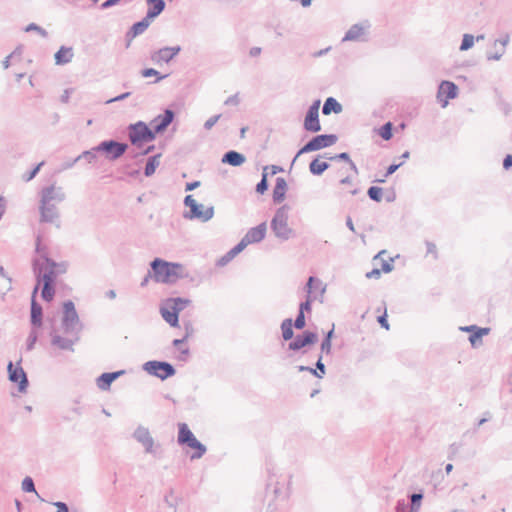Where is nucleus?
I'll return each mask as SVG.
<instances>
[{"label": "nucleus", "instance_id": "1", "mask_svg": "<svg viewBox=\"0 0 512 512\" xmlns=\"http://www.w3.org/2000/svg\"><path fill=\"white\" fill-rule=\"evenodd\" d=\"M32 266L37 282L36 285L39 287L40 284L43 283L41 291L42 299L46 302L52 301L55 296V283L59 274L55 268H52L51 265H48L41 258L33 259Z\"/></svg>", "mask_w": 512, "mask_h": 512}, {"label": "nucleus", "instance_id": "2", "mask_svg": "<svg viewBox=\"0 0 512 512\" xmlns=\"http://www.w3.org/2000/svg\"><path fill=\"white\" fill-rule=\"evenodd\" d=\"M288 206L279 207L270 223L271 230L281 241H287L295 235L292 228L288 226Z\"/></svg>", "mask_w": 512, "mask_h": 512}, {"label": "nucleus", "instance_id": "3", "mask_svg": "<svg viewBox=\"0 0 512 512\" xmlns=\"http://www.w3.org/2000/svg\"><path fill=\"white\" fill-rule=\"evenodd\" d=\"M152 278L157 283L173 284L175 272L173 269H177L176 262H168L161 258H155L150 263Z\"/></svg>", "mask_w": 512, "mask_h": 512}, {"label": "nucleus", "instance_id": "4", "mask_svg": "<svg viewBox=\"0 0 512 512\" xmlns=\"http://www.w3.org/2000/svg\"><path fill=\"white\" fill-rule=\"evenodd\" d=\"M128 137L131 144L137 147L156 139L153 130L144 121L130 124L128 126Z\"/></svg>", "mask_w": 512, "mask_h": 512}, {"label": "nucleus", "instance_id": "5", "mask_svg": "<svg viewBox=\"0 0 512 512\" xmlns=\"http://www.w3.org/2000/svg\"><path fill=\"white\" fill-rule=\"evenodd\" d=\"M62 328L66 334L76 333V330L80 328L82 330V324L80 322L78 313L75 305L71 300H67L63 304V317H62Z\"/></svg>", "mask_w": 512, "mask_h": 512}, {"label": "nucleus", "instance_id": "6", "mask_svg": "<svg viewBox=\"0 0 512 512\" xmlns=\"http://www.w3.org/2000/svg\"><path fill=\"white\" fill-rule=\"evenodd\" d=\"M338 140L337 135L335 134H320L314 136L310 139L304 146H302L297 152L296 156L293 159V162L297 159L301 154L309 153L312 151H317L326 147H330L334 145Z\"/></svg>", "mask_w": 512, "mask_h": 512}, {"label": "nucleus", "instance_id": "7", "mask_svg": "<svg viewBox=\"0 0 512 512\" xmlns=\"http://www.w3.org/2000/svg\"><path fill=\"white\" fill-rule=\"evenodd\" d=\"M128 148L129 146L127 143L119 142L114 139L101 141L97 145V150H99L100 153L105 154L109 161H116L122 157Z\"/></svg>", "mask_w": 512, "mask_h": 512}, {"label": "nucleus", "instance_id": "8", "mask_svg": "<svg viewBox=\"0 0 512 512\" xmlns=\"http://www.w3.org/2000/svg\"><path fill=\"white\" fill-rule=\"evenodd\" d=\"M143 370L161 380H165L176 374V369L174 366L166 361H147L143 364Z\"/></svg>", "mask_w": 512, "mask_h": 512}, {"label": "nucleus", "instance_id": "9", "mask_svg": "<svg viewBox=\"0 0 512 512\" xmlns=\"http://www.w3.org/2000/svg\"><path fill=\"white\" fill-rule=\"evenodd\" d=\"M7 372L9 381L18 385V391L20 393H26L29 386V380L26 372L21 367V360L17 365H14L12 361H9L7 365Z\"/></svg>", "mask_w": 512, "mask_h": 512}, {"label": "nucleus", "instance_id": "10", "mask_svg": "<svg viewBox=\"0 0 512 512\" xmlns=\"http://www.w3.org/2000/svg\"><path fill=\"white\" fill-rule=\"evenodd\" d=\"M319 107L320 100L317 99L311 104L306 112L303 127L308 132L317 133L321 130V124L319 121Z\"/></svg>", "mask_w": 512, "mask_h": 512}, {"label": "nucleus", "instance_id": "11", "mask_svg": "<svg viewBox=\"0 0 512 512\" xmlns=\"http://www.w3.org/2000/svg\"><path fill=\"white\" fill-rule=\"evenodd\" d=\"M181 47L177 46H166L153 51L150 55L151 61L156 65H162L163 63H169L175 56L179 54Z\"/></svg>", "mask_w": 512, "mask_h": 512}, {"label": "nucleus", "instance_id": "12", "mask_svg": "<svg viewBox=\"0 0 512 512\" xmlns=\"http://www.w3.org/2000/svg\"><path fill=\"white\" fill-rule=\"evenodd\" d=\"M80 328L76 330V333L70 334L71 338L62 337L61 335L57 334L56 332L52 331L50 333L51 336V345L57 347L60 350H66V351H74V345L79 341L80 339Z\"/></svg>", "mask_w": 512, "mask_h": 512}, {"label": "nucleus", "instance_id": "13", "mask_svg": "<svg viewBox=\"0 0 512 512\" xmlns=\"http://www.w3.org/2000/svg\"><path fill=\"white\" fill-rule=\"evenodd\" d=\"M369 28L370 24L368 21L353 24L345 33V36L343 37L342 41L365 42L367 41V32Z\"/></svg>", "mask_w": 512, "mask_h": 512}, {"label": "nucleus", "instance_id": "14", "mask_svg": "<svg viewBox=\"0 0 512 512\" xmlns=\"http://www.w3.org/2000/svg\"><path fill=\"white\" fill-rule=\"evenodd\" d=\"M458 95V86L447 80H443L438 87L437 99L444 108L448 104V100L456 98Z\"/></svg>", "mask_w": 512, "mask_h": 512}, {"label": "nucleus", "instance_id": "15", "mask_svg": "<svg viewBox=\"0 0 512 512\" xmlns=\"http://www.w3.org/2000/svg\"><path fill=\"white\" fill-rule=\"evenodd\" d=\"M174 118L175 112L170 108L165 109L163 114L156 116L150 122V126L152 127L151 129L153 130L155 136L166 131L168 126L173 122Z\"/></svg>", "mask_w": 512, "mask_h": 512}, {"label": "nucleus", "instance_id": "16", "mask_svg": "<svg viewBox=\"0 0 512 512\" xmlns=\"http://www.w3.org/2000/svg\"><path fill=\"white\" fill-rule=\"evenodd\" d=\"M65 198L66 195L62 187H56L55 185L46 186L40 192V202L42 204L61 203Z\"/></svg>", "mask_w": 512, "mask_h": 512}, {"label": "nucleus", "instance_id": "17", "mask_svg": "<svg viewBox=\"0 0 512 512\" xmlns=\"http://www.w3.org/2000/svg\"><path fill=\"white\" fill-rule=\"evenodd\" d=\"M214 216V207L209 206L204 208L203 204L197 203L195 207H192L189 211L183 213L185 219L193 220L198 219L202 222H207Z\"/></svg>", "mask_w": 512, "mask_h": 512}, {"label": "nucleus", "instance_id": "18", "mask_svg": "<svg viewBox=\"0 0 512 512\" xmlns=\"http://www.w3.org/2000/svg\"><path fill=\"white\" fill-rule=\"evenodd\" d=\"M317 341V333L306 330L302 334L297 335L291 342H289L288 349L292 351H299L305 346L315 344Z\"/></svg>", "mask_w": 512, "mask_h": 512}, {"label": "nucleus", "instance_id": "19", "mask_svg": "<svg viewBox=\"0 0 512 512\" xmlns=\"http://www.w3.org/2000/svg\"><path fill=\"white\" fill-rule=\"evenodd\" d=\"M38 285L34 287L31 297L30 323L33 328H40L43 324V308L36 300Z\"/></svg>", "mask_w": 512, "mask_h": 512}, {"label": "nucleus", "instance_id": "20", "mask_svg": "<svg viewBox=\"0 0 512 512\" xmlns=\"http://www.w3.org/2000/svg\"><path fill=\"white\" fill-rule=\"evenodd\" d=\"M133 438L143 445L146 453H154V439L152 438L148 428L139 425L133 433Z\"/></svg>", "mask_w": 512, "mask_h": 512}, {"label": "nucleus", "instance_id": "21", "mask_svg": "<svg viewBox=\"0 0 512 512\" xmlns=\"http://www.w3.org/2000/svg\"><path fill=\"white\" fill-rule=\"evenodd\" d=\"M266 231V223L262 222L256 227L250 228L245 236L241 239V242H244L245 247L249 244L259 243L265 238Z\"/></svg>", "mask_w": 512, "mask_h": 512}, {"label": "nucleus", "instance_id": "22", "mask_svg": "<svg viewBox=\"0 0 512 512\" xmlns=\"http://www.w3.org/2000/svg\"><path fill=\"white\" fill-rule=\"evenodd\" d=\"M39 212L40 222L43 223H55L60 217L55 203L42 204L40 202Z\"/></svg>", "mask_w": 512, "mask_h": 512}, {"label": "nucleus", "instance_id": "23", "mask_svg": "<svg viewBox=\"0 0 512 512\" xmlns=\"http://www.w3.org/2000/svg\"><path fill=\"white\" fill-rule=\"evenodd\" d=\"M175 306L167 305V300L160 307V314L162 318L171 326H179V312Z\"/></svg>", "mask_w": 512, "mask_h": 512}, {"label": "nucleus", "instance_id": "24", "mask_svg": "<svg viewBox=\"0 0 512 512\" xmlns=\"http://www.w3.org/2000/svg\"><path fill=\"white\" fill-rule=\"evenodd\" d=\"M124 373V370L102 373L96 380L98 388L103 391L109 390L112 382L118 379Z\"/></svg>", "mask_w": 512, "mask_h": 512}, {"label": "nucleus", "instance_id": "25", "mask_svg": "<svg viewBox=\"0 0 512 512\" xmlns=\"http://www.w3.org/2000/svg\"><path fill=\"white\" fill-rule=\"evenodd\" d=\"M221 161L223 164H228L233 167H239L245 163L246 157L238 151L229 150L226 153H224Z\"/></svg>", "mask_w": 512, "mask_h": 512}, {"label": "nucleus", "instance_id": "26", "mask_svg": "<svg viewBox=\"0 0 512 512\" xmlns=\"http://www.w3.org/2000/svg\"><path fill=\"white\" fill-rule=\"evenodd\" d=\"M146 3L149 6L146 13V17L151 21L158 17L165 10L166 7V3L164 0H146Z\"/></svg>", "mask_w": 512, "mask_h": 512}, {"label": "nucleus", "instance_id": "27", "mask_svg": "<svg viewBox=\"0 0 512 512\" xmlns=\"http://www.w3.org/2000/svg\"><path fill=\"white\" fill-rule=\"evenodd\" d=\"M151 20L145 16L142 20L134 23L126 33V38L130 41L138 35L144 33L149 27Z\"/></svg>", "mask_w": 512, "mask_h": 512}, {"label": "nucleus", "instance_id": "28", "mask_svg": "<svg viewBox=\"0 0 512 512\" xmlns=\"http://www.w3.org/2000/svg\"><path fill=\"white\" fill-rule=\"evenodd\" d=\"M196 439L195 435L189 429L186 423L179 424L178 430V444L189 446Z\"/></svg>", "mask_w": 512, "mask_h": 512}, {"label": "nucleus", "instance_id": "29", "mask_svg": "<svg viewBox=\"0 0 512 512\" xmlns=\"http://www.w3.org/2000/svg\"><path fill=\"white\" fill-rule=\"evenodd\" d=\"M287 191V182L283 177H277L276 183L273 189V201L275 203H281L285 199Z\"/></svg>", "mask_w": 512, "mask_h": 512}, {"label": "nucleus", "instance_id": "30", "mask_svg": "<svg viewBox=\"0 0 512 512\" xmlns=\"http://www.w3.org/2000/svg\"><path fill=\"white\" fill-rule=\"evenodd\" d=\"M73 55V49L71 47L61 46L54 55L55 63L57 65H65L71 62Z\"/></svg>", "mask_w": 512, "mask_h": 512}, {"label": "nucleus", "instance_id": "31", "mask_svg": "<svg viewBox=\"0 0 512 512\" xmlns=\"http://www.w3.org/2000/svg\"><path fill=\"white\" fill-rule=\"evenodd\" d=\"M490 333L489 327H478L472 334L469 336V342L473 348H478L483 344L482 338Z\"/></svg>", "mask_w": 512, "mask_h": 512}, {"label": "nucleus", "instance_id": "32", "mask_svg": "<svg viewBox=\"0 0 512 512\" xmlns=\"http://www.w3.org/2000/svg\"><path fill=\"white\" fill-rule=\"evenodd\" d=\"M342 112V105L334 98L328 97L322 107V113L324 115H330L331 113L339 114Z\"/></svg>", "mask_w": 512, "mask_h": 512}, {"label": "nucleus", "instance_id": "33", "mask_svg": "<svg viewBox=\"0 0 512 512\" xmlns=\"http://www.w3.org/2000/svg\"><path fill=\"white\" fill-rule=\"evenodd\" d=\"M319 157L314 158L309 164L310 173L315 176L322 175L330 166L328 162L319 161Z\"/></svg>", "mask_w": 512, "mask_h": 512}, {"label": "nucleus", "instance_id": "34", "mask_svg": "<svg viewBox=\"0 0 512 512\" xmlns=\"http://www.w3.org/2000/svg\"><path fill=\"white\" fill-rule=\"evenodd\" d=\"M245 249L244 242H239L231 250H229L218 262L219 265H224L232 260L237 254Z\"/></svg>", "mask_w": 512, "mask_h": 512}, {"label": "nucleus", "instance_id": "35", "mask_svg": "<svg viewBox=\"0 0 512 512\" xmlns=\"http://www.w3.org/2000/svg\"><path fill=\"white\" fill-rule=\"evenodd\" d=\"M160 157H161V154H156V155L150 156L148 158L147 163L144 168V175L146 177H150L155 173L156 168L160 164V161H159Z\"/></svg>", "mask_w": 512, "mask_h": 512}, {"label": "nucleus", "instance_id": "36", "mask_svg": "<svg viewBox=\"0 0 512 512\" xmlns=\"http://www.w3.org/2000/svg\"><path fill=\"white\" fill-rule=\"evenodd\" d=\"M293 320L291 318L284 319L281 323L282 337L285 341L294 338Z\"/></svg>", "mask_w": 512, "mask_h": 512}, {"label": "nucleus", "instance_id": "37", "mask_svg": "<svg viewBox=\"0 0 512 512\" xmlns=\"http://www.w3.org/2000/svg\"><path fill=\"white\" fill-rule=\"evenodd\" d=\"M41 259L44 260L48 265H51L52 268H55L59 275L66 273L68 267L67 262H56L50 257H48L46 254H43L41 256Z\"/></svg>", "mask_w": 512, "mask_h": 512}, {"label": "nucleus", "instance_id": "38", "mask_svg": "<svg viewBox=\"0 0 512 512\" xmlns=\"http://www.w3.org/2000/svg\"><path fill=\"white\" fill-rule=\"evenodd\" d=\"M195 450L190 456L192 460L201 458L206 453V446L202 444L197 438L188 446Z\"/></svg>", "mask_w": 512, "mask_h": 512}, {"label": "nucleus", "instance_id": "39", "mask_svg": "<svg viewBox=\"0 0 512 512\" xmlns=\"http://www.w3.org/2000/svg\"><path fill=\"white\" fill-rule=\"evenodd\" d=\"M191 304V300L188 298H182V297H175V298H168L167 299V305L175 306V308H178V312L180 313L182 310H184L187 306Z\"/></svg>", "mask_w": 512, "mask_h": 512}, {"label": "nucleus", "instance_id": "40", "mask_svg": "<svg viewBox=\"0 0 512 512\" xmlns=\"http://www.w3.org/2000/svg\"><path fill=\"white\" fill-rule=\"evenodd\" d=\"M97 153H100L99 150H97V146L91 148L90 150L83 151L80 155L76 157V160H82L84 159L88 163H93L97 159Z\"/></svg>", "mask_w": 512, "mask_h": 512}, {"label": "nucleus", "instance_id": "41", "mask_svg": "<svg viewBox=\"0 0 512 512\" xmlns=\"http://www.w3.org/2000/svg\"><path fill=\"white\" fill-rule=\"evenodd\" d=\"M423 497H424V495L422 492L411 494L410 495L411 504H410L409 510L413 511V512H418L420 509Z\"/></svg>", "mask_w": 512, "mask_h": 512}, {"label": "nucleus", "instance_id": "42", "mask_svg": "<svg viewBox=\"0 0 512 512\" xmlns=\"http://www.w3.org/2000/svg\"><path fill=\"white\" fill-rule=\"evenodd\" d=\"M322 282L315 276H310L307 280V283L304 287L307 295H312L313 290L320 287Z\"/></svg>", "mask_w": 512, "mask_h": 512}, {"label": "nucleus", "instance_id": "43", "mask_svg": "<svg viewBox=\"0 0 512 512\" xmlns=\"http://www.w3.org/2000/svg\"><path fill=\"white\" fill-rule=\"evenodd\" d=\"M367 195L371 200L380 202L383 196V189L378 186H371L368 188Z\"/></svg>", "mask_w": 512, "mask_h": 512}, {"label": "nucleus", "instance_id": "44", "mask_svg": "<svg viewBox=\"0 0 512 512\" xmlns=\"http://www.w3.org/2000/svg\"><path fill=\"white\" fill-rule=\"evenodd\" d=\"M379 135L384 140H390L393 137V124L391 122H386L379 129Z\"/></svg>", "mask_w": 512, "mask_h": 512}, {"label": "nucleus", "instance_id": "45", "mask_svg": "<svg viewBox=\"0 0 512 512\" xmlns=\"http://www.w3.org/2000/svg\"><path fill=\"white\" fill-rule=\"evenodd\" d=\"M39 328H31V331L28 335L27 341H26V349L28 351H31L34 349V346L38 340V330Z\"/></svg>", "mask_w": 512, "mask_h": 512}, {"label": "nucleus", "instance_id": "46", "mask_svg": "<svg viewBox=\"0 0 512 512\" xmlns=\"http://www.w3.org/2000/svg\"><path fill=\"white\" fill-rule=\"evenodd\" d=\"M475 37L472 34H464L460 44L461 51H467L473 47Z\"/></svg>", "mask_w": 512, "mask_h": 512}, {"label": "nucleus", "instance_id": "47", "mask_svg": "<svg viewBox=\"0 0 512 512\" xmlns=\"http://www.w3.org/2000/svg\"><path fill=\"white\" fill-rule=\"evenodd\" d=\"M315 300V296L313 295H306L305 301L301 302L299 305L298 312H302L305 314V312H311L312 310V303Z\"/></svg>", "mask_w": 512, "mask_h": 512}, {"label": "nucleus", "instance_id": "48", "mask_svg": "<svg viewBox=\"0 0 512 512\" xmlns=\"http://www.w3.org/2000/svg\"><path fill=\"white\" fill-rule=\"evenodd\" d=\"M141 75L145 78L157 76L154 83L159 82L160 80L166 78L168 75H160L159 72L154 68H145L141 71Z\"/></svg>", "mask_w": 512, "mask_h": 512}, {"label": "nucleus", "instance_id": "49", "mask_svg": "<svg viewBox=\"0 0 512 512\" xmlns=\"http://www.w3.org/2000/svg\"><path fill=\"white\" fill-rule=\"evenodd\" d=\"M24 30H25V32L35 31L44 38H46L48 36V32L41 26L37 25L36 23L28 24Z\"/></svg>", "mask_w": 512, "mask_h": 512}, {"label": "nucleus", "instance_id": "50", "mask_svg": "<svg viewBox=\"0 0 512 512\" xmlns=\"http://www.w3.org/2000/svg\"><path fill=\"white\" fill-rule=\"evenodd\" d=\"M268 181H267V173L263 172L261 180L256 185V192L259 194H264V192L268 189Z\"/></svg>", "mask_w": 512, "mask_h": 512}, {"label": "nucleus", "instance_id": "51", "mask_svg": "<svg viewBox=\"0 0 512 512\" xmlns=\"http://www.w3.org/2000/svg\"><path fill=\"white\" fill-rule=\"evenodd\" d=\"M22 490L27 493L36 492L34 481L27 476L22 481Z\"/></svg>", "mask_w": 512, "mask_h": 512}, {"label": "nucleus", "instance_id": "52", "mask_svg": "<svg viewBox=\"0 0 512 512\" xmlns=\"http://www.w3.org/2000/svg\"><path fill=\"white\" fill-rule=\"evenodd\" d=\"M176 266L178 268L177 269H173L175 274H176L175 276H173L174 283L178 279H183V278H187L188 277V273H187L185 267L181 263H176Z\"/></svg>", "mask_w": 512, "mask_h": 512}, {"label": "nucleus", "instance_id": "53", "mask_svg": "<svg viewBox=\"0 0 512 512\" xmlns=\"http://www.w3.org/2000/svg\"><path fill=\"white\" fill-rule=\"evenodd\" d=\"M293 325L298 330L303 329L306 325L305 314H303L302 312H298L296 319L293 322Z\"/></svg>", "mask_w": 512, "mask_h": 512}, {"label": "nucleus", "instance_id": "54", "mask_svg": "<svg viewBox=\"0 0 512 512\" xmlns=\"http://www.w3.org/2000/svg\"><path fill=\"white\" fill-rule=\"evenodd\" d=\"M44 164V162H40L38 165H36L31 171L23 175V179L28 182L31 181L33 178L36 177L38 174L41 166Z\"/></svg>", "mask_w": 512, "mask_h": 512}, {"label": "nucleus", "instance_id": "55", "mask_svg": "<svg viewBox=\"0 0 512 512\" xmlns=\"http://www.w3.org/2000/svg\"><path fill=\"white\" fill-rule=\"evenodd\" d=\"M164 502L172 508H175L178 505V501L173 497V489L169 490V493L165 495Z\"/></svg>", "mask_w": 512, "mask_h": 512}, {"label": "nucleus", "instance_id": "56", "mask_svg": "<svg viewBox=\"0 0 512 512\" xmlns=\"http://www.w3.org/2000/svg\"><path fill=\"white\" fill-rule=\"evenodd\" d=\"M221 114H217V115H214L212 117H210L209 119H207L204 123V128L206 130H210L217 122L218 120L221 118Z\"/></svg>", "mask_w": 512, "mask_h": 512}, {"label": "nucleus", "instance_id": "57", "mask_svg": "<svg viewBox=\"0 0 512 512\" xmlns=\"http://www.w3.org/2000/svg\"><path fill=\"white\" fill-rule=\"evenodd\" d=\"M505 51H506V49L501 48L499 51H497L495 53H487L486 54L487 60H489V61H491V60L498 61L505 54Z\"/></svg>", "mask_w": 512, "mask_h": 512}, {"label": "nucleus", "instance_id": "58", "mask_svg": "<svg viewBox=\"0 0 512 512\" xmlns=\"http://www.w3.org/2000/svg\"><path fill=\"white\" fill-rule=\"evenodd\" d=\"M329 160H341L345 161L347 163L351 162L350 155L347 152H341L339 154H336L334 156L327 157Z\"/></svg>", "mask_w": 512, "mask_h": 512}, {"label": "nucleus", "instance_id": "59", "mask_svg": "<svg viewBox=\"0 0 512 512\" xmlns=\"http://www.w3.org/2000/svg\"><path fill=\"white\" fill-rule=\"evenodd\" d=\"M0 276L6 281L5 290L9 291L12 288V279L6 274L3 266H0Z\"/></svg>", "mask_w": 512, "mask_h": 512}, {"label": "nucleus", "instance_id": "60", "mask_svg": "<svg viewBox=\"0 0 512 512\" xmlns=\"http://www.w3.org/2000/svg\"><path fill=\"white\" fill-rule=\"evenodd\" d=\"M53 505L57 508L56 512H77L76 509L70 511L68 505L62 501L54 502Z\"/></svg>", "mask_w": 512, "mask_h": 512}, {"label": "nucleus", "instance_id": "61", "mask_svg": "<svg viewBox=\"0 0 512 512\" xmlns=\"http://www.w3.org/2000/svg\"><path fill=\"white\" fill-rule=\"evenodd\" d=\"M314 370H317V373L321 374V378H323V376L325 375L326 367L322 362V354L319 355L318 360L316 362V368Z\"/></svg>", "mask_w": 512, "mask_h": 512}, {"label": "nucleus", "instance_id": "62", "mask_svg": "<svg viewBox=\"0 0 512 512\" xmlns=\"http://www.w3.org/2000/svg\"><path fill=\"white\" fill-rule=\"evenodd\" d=\"M499 108L505 115H509L512 111V105L504 100L499 102Z\"/></svg>", "mask_w": 512, "mask_h": 512}, {"label": "nucleus", "instance_id": "63", "mask_svg": "<svg viewBox=\"0 0 512 512\" xmlns=\"http://www.w3.org/2000/svg\"><path fill=\"white\" fill-rule=\"evenodd\" d=\"M509 41H510V36H509V34L506 33L501 38L496 39L494 42V45L496 46L497 44H500L501 48L506 49V46L508 45Z\"/></svg>", "mask_w": 512, "mask_h": 512}, {"label": "nucleus", "instance_id": "64", "mask_svg": "<svg viewBox=\"0 0 512 512\" xmlns=\"http://www.w3.org/2000/svg\"><path fill=\"white\" fill-rule=\"evenodd\" d=\"M408 508V503L404 499H400L396 503L395 510L396 512H406Z\"/></svg>", "mask_w": 512, "mask_h": 512}]
</instances>
